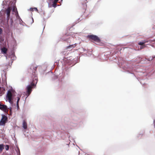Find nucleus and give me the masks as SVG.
<instances>
[{
    "label": "nucleus",
    "instance_id": "5",
    "mask_svg": "<svg viewBox=\"0 0 155 155\" xmlns=\"http://www.w3.org/2000/svg\"><path fill=\"white\" fill-rule=\"evenodd\" d=\"M6 42L4 41V40L3 37L0 38V49L1 52L3 54H6L7 51V49L6 48Z\"/></svg>",
    "mask_w": 155,
    "mask_h": 155
},
{
    "label": "nucleus",
    "instance_id": "2",
    "mask_svg": "<svg viewBox=\"0 0 155 155\" xmlns=\"http://www.w3.org/2000/svg\"><path fill=\"white\" fill-rule=\"evenodd\" d=\"M118 65L122 68L125 71H127L128 73L133 74L135 76L134 72L136 71V68L134 65H132L130 64L127 63L125 61H119Z\"/></svg>",
    "mask_w": 155,
    "mask_h": 155
},
{
    "label": "nucleus",
    "instance_id": "4",
    "mask_svg": "<svg viewBox=\"0 0 155 155\" xmlns=\"http://www.w3.org/2000/svg\"><path fill=\"white\" fill-rule=\"evenodd\" d=\"M37 82V78H33L32 81L27 85L26 88V93L25 94L27 97L29 95L32 91V89L36 86Z\"/></svg>",
    "mask_w": 155,
    "mask_h": 155
},
{
    "label": "nucleus",
    "instance_id": "23",
    "mask_svg": "<svg viewBox=\"0 0 155 155\" xmlns=\"http://www.w3.org/2000/svg\"><path fill=\"white\" fill-rule=\"evenodd\" d=\"M5 91V88H4L2 91H0V96H1L4 94V91Z\"/></svg>",
    "mask_w": 155,
    "mask_h": 155
},
{
    "label": "nucleus",
    "instance_id": "1",
    "mask_svg": "<svg viewBox=\"0 0 155 155\" xmlns=\"http://www.w3.org/2000/svg\"><path fill=\"white\" fill-rule=\"evenodd\" d=\"M14 1L12 2L10 0H4L2 4L3 5L5 4L7 8L0 11V24H2L7 28H9V26L13 27L14 19L15 18L18 20L21 18L15 6V0H14Z\"/></svg>",
    "mask_w": 155,
    "mask_h": 155
},
{
    "label": "nucleus",
    "instance_id": "6",
    "mask_svg": "<svg viewBox=\"0 0 155 155\" xmlns=\"http://www.w3.org/2000/svg\"><path fill=\"white\" fill-rule=\"evenodd\" d=\"M87 37L89 38L90 40H92L98 42H100L101 41L100 39L96 35H88Z\"/></svg>",
    "mask_w": 155,
    "mask_h": 155
},
{
    "label": "nucleus",
    "instance_id": "9",
    "mask_svg": "<svg viewBox=\"0 0 155 155\" xmlns=\"http://www.w3.org/2000/svg\"><path fill=\"white\" fill-rule=\"evenodd\" d=\"M18 20L15 18L14 19V23L13 24V26L12 28H15L18 26Z\"/></svg>",
    "mask_w": 155,
    "mask_h": 155
},
{
    "label": "nucleus",
    "instance_id": "25",
    "mask_svg": "<svg viewBox=\"0 0 155 155\" xmlns=\"http://www.w3.org/2000/svg\"><path fill=\"white\" fill-rule=\"evenodd\" d=\"M5 149L6 150H8L9 149V145H6L5 147Z\"/></svg>",
    "mask_w": 155,
    "mask_h": 155
},
{
    "label": "nucleus",
    "instance_id": "3",
    "mask_svg": "<svg viewBox=\"0 0 155 155\" xmlns=\"http://www.w3.org/2000/svg\"><path fill=\"white\" fill-rule=\"evenodd\" d=\"M16 93L15 91H11L8 90L7 94L6 99L12 105L13 104L14 101H15L16 98H17L16 104H18L21 96L19 95L15 97Z\"/></svg>",
    "mask_w": 155,
    "mask_h": 155
},
{
    "label": "nucleus",
    "instance_id": "35",
    "mask_svg": "<svg viewBox=\"0 0 155 155\" xmlns=\"http://www.w3.org/2000/svg\"><path fill=\"white\" fill-rule=\"evenodd\" d=\"M34 9L35 11H38V9L36 8L35 7V8H33V10Z\"/></svg>",
    "mask_w": 155,
    "mask_h": 155
},
{
    "label": "nucleus",
    "instance_id": "13",
    "mask_svg": "<svg viewBox=\"0 0 155 155\" xmlns=\"http://www.w3.org/2000/svg\"><path fill=\"white\" fill-rule=\"evenodd\" d=\"M75 44H72L68 46L67 47V49L69 50H71L75 47Z\"/></svg>",
    "mask_w": 155,
    "mask_h": 155
},
{
    "label": "nucleus",
    "instance_id": "38",
    "mask_svg": "<svg viewBox=\"0 0 155 155\" xmlns=\"http://www.w3.org/2000/svg\"><path fill=\"white\" fill-rule=\"evenodd\" d=\"M50 2H51V1H53L54 0H49Z\"/></svg>",
    "mask_w": 155,
    "mask_h": 155
},
{
    "label": "nucleus",
    "instance_id": "14",
    "mask_svg": "<svg viewBox=\"0 0 155 155\" xmlns=\"http://www.w3.org/2000/svg\"><path fill=\"white\" fill-rule=\"evenodd\" d=\"M16 152V153H15L14 155H20V152L19 148L17 147L16 149H15Z\"/></svg>",
    "mask_w": 155,
    "mask_h": 155
},
{
    "label": "nucleus",
    "instance_id": "18",
    "mask_svg": "<svg viewBox=\"0 0 155 155\" xmlns=\"http://www.w3.org/2000/svg\"><path fill=\"white\" fill-rule=\"evenodd\" d=\"M83 1V3H82V5H83V7L85 8L87 7V5L86 3L87 2V0H82Z\"/></svg>",
    "mask_w": 155,
    "mask_h": 155
},
{
    "label": "nucleus",
    "instance_id": "39",
    "mask_svg": "<svg viewBox=\"0 0 155 155\" xmlns=\"http://www.w3.org/2000/svg\"><path fill=\"white\" fill-rule=\"evenodd\" d=\"M152 28H153V29H155V27H153Z\"/></svg>",
    "mask_w": 155,
    "mask_h": 155
},
{
    "label": "nucleus",
    "instance_id": "41",
    "mask_svg": "<svg viewBox=\"0 0 155 155\" xmlns=\"http://www.w3.org/2000/svg\"><path fill=\"white\" fill-rule=\"evenodd\" d=\"M0 126H1V124H0Z\"/></svg>",
    "mask_w": 155,
    "mask_h": 155
},
{
    "label": "nucleus",
    "instance_id": "32",
    "mask_svg": "<svg viewBox=\"0 0 155 155\" xmlns=\"http://www.w3.org/2000/svg\"><path fill=\"white\" fill-rule=\"evenodd\" d=\"M52 6V5L50 4V3H48V7L49 8L51 7Z\"/></svg>",
    "mask_w": 155,
    "mask_h": 155
},
{
    "label": "nucleus",
    "instance_id": "30",
    "mask_svg": "<svg viewBox=\"0 0 155 155\" xmlns=\"http://www.w3.org/2000/svg\"><path fill=\"white\" fill-rule=\"evenodd\" d=\"M81 20H80V18H78L77 21H75V24H77Z\"/></svg>",
    "mask_w": 155,
    "mask_h": 155
},
{
    "label": "nucleus",
    "instance_id": "8",
    "mask_svg": "<svg viewBox=\"0 0 155 155\" xmlns=\"http://www.w3.org/2000/svg\"><path fill=\"white\" fill-rule=\"evenodd\" d=\"M0 109L4 111H8L7 109V107L6 105L4 104H0Z\"/></svg>",
    "mask_w": 155,
    "mask_h": 155
},
{
    "label": "nucleus",
    "instance_id": "37",
    "mask_svg": "<svg viewBox=\"0 0 155 155\" xmlns=\"http://www.w3.org/2000/svg\"><path fill=\"white\" fill-rule=\"evenodd\" d=\"M33 22H34V20H33V18H32V22H31V24H32Z\"/></svg>",
    "mask_w": 155,
    "mask_h": 155
},
{
    "label": "nucleus",
    "instance_id": "20",
    "mask_svg": "<svg viewBox=\"0 0 155 155\" xmlns=\"http://www.w3.org/2000/svg\"><path fill=\"white\" fill-rule=\"evenodd\" d=\"M4 149V145L3 144H0V152L2 151Z\"/></svg>",
    "mask_w": 155,
    "mask_h": 155
},
{
    "label": "nucleus",
    "instance_id": "7",
    "mask_svg": "<svg viewBox=\"0 0 155 155\" xmlns=\"http://www.w3.org/2000/svg\"><path fill=\"white\" fill-rule=\"evenodd\" d=\"M5 57L6 59H9L12 61L11 65L12 64L13 61L15 60L16 58V57L14 53L12 52L9 54H7V55L5 56Z\"/></svg>",
    "mask_w": 155,
    "mask_h": 155
},
{
    "label": "nucleus",
    "instance_id": "27",
    "mask_svg": "<svg viewBox=\"0 0 155 155\" xmlns=\"http://www.w3.org/2000/svg\"><path fill=\"white\" fill-rule=\"evenodd\" d=\"M54 79L55 80V79H56V81H58V76H54Z\"/></svg>",
    "mask_w": 155,
    "mask_h": 155
},
{
    "label": "nucleus",
    "instance_id": "21",
    "mask_svg": "<svg viewBox=\"0 0 155 155\" xmlns=\"http://www.w3.org/2000/svg\"><path fill=\"white\" fill-rule=\"evenodd\" d=\"M155 58V56H153L151 57H150L147 60L148 61H150L152 60Z\"/></svg>",
    "mask_w": 155,
    "mask_h": 155
},
{
    "label": "nucleus",
    "instance_id": "10",
    "mask_svg": "<svg viewBox=\"0 0 155 155\" xmlns=\"http://www.w3.org/2000/svg\"><path fill=\"white\" fill-rule=\"evenodd\" d=\"M43 14V15L44 16V19H45V18H46V19H48V18H49L51 15V13H50L48 14L47 16H46V13H45V12H42Z\"/></svg>",
    "mask_w": 155,
    "mask_h": 155
},
{
    "label": "nucleus",
    "instance_id": "36",
    "mask_svg": "<svg viewBox=\"0 0 155 155\" xmlns=\"http://www.w3.org/2000/svg\"><path fill=\"white\" fill-rule=\"evenodd\" d=\"M16 106H17V109L18 110L19 108V104H16Z\"/></svg>",
    "mask_w": 155,
    "mask_h": 155
},
{
    "label": "nucleus",
    "instance_id": "34",
    "mask_svg": "<svg viewBox=\"0 0 155 155\" xmlns=\"http://www.w3.org/2000/svg\"><path fill=\"white\" fill-rule=\"evenodd\" d=\"M153 124L154 128H155V120H153Z\"/></svg>",
    "mask_w": 155,
    "mask_h": 155
},
{
    "label": "nucleus",
    "instance_id": "16",
    "mask_svg": "<svg viewBox=\"0 0 155 155\" xmlns=\"http://www.w3.org/2000/svg\"><path fill=\"white\" fill-rule=\"evenodd\" d=\"M52 2V6L54 8L56 7H57V5L56 3L58 2L55 0H54Z\"/></svg>",
    "mask_w": 155,
    "mask_h": 155
},
{
    "label": "nucleus",
    "instance_id": "40",
    "mask_svg": "<svg viewBox=\"0 0 155 155\" xmlns=\"http://www.w3.org/2000/svg\"><path fill=\"white\" fill-rule=\"evenodd\" d=\"M45 28V25H44V26L43 29H44Z\"/></svg>",
    "mask_w": 155,
    "mask_h": 155
},
{
    "label": "nucleus",
    "instance_id": "29",
    "mask_svg": "<svg viewBox=\"0 0 155 155\" xmlns=\"http://www.w3.org/2000/svg\"><path fill=\"white\" fill-rule=\"evenodd\" d=\"M9 109L10 110V113H12V108L11 107H9V108H8L7 107V109L8 110V109Z\"/></svg>",
    "mask_w": 155,
    "mask_h": 155
},
{
    "label": "nucleus",
    "instance_id": "17",
    "mask_svg": "<svg viewBox=\"0 0 155 155\" xmlns=\"http://www.w3.org/2000/svg\"><path fill=\"white\" fill-rule=\"evenodd\" d=\"M23 127L24 129H26L27 128V124L26 122L23 121Z\"/></svg>",
    "mask_w": 155,
    "mask_h": 155
},
{
    "label": "nucleus",
    "instance_id": "24",
    "mask_svg": "<svg viewBox=\"0 0 155 155\" xmlns=\"http://www.w3.org/2000/svg\"><path fill=\"white\" fill-rule=\"evenodd\" d=\"M146 46V45H140L139 48L140 49H142L144 48Z\"/></svg>",
    "mask_w": 155,
    "mask_h": 155
},
{
    "label": "nucleus",
    "instance_id": "28",
    "mask_svg": "<svg viewBox=\"0 0 155 155\" xmlns=\"http://www.w3.org/2000/svg\"><path fill=\"white\" fill-rule=\"evenodd\" d=\"M143 135V134H138L137 136V137L138 138H139L141 137Z\"/></svg>",
    "mask_w": 155,
    "mask_h": 155
},
{
    "label": "nucleus",
    "instance_id": "33",
    "mask_svg": "<svg viewBox=\"0 0 155 155\" xmlns=\"http://www.w3.org/2000/svg\"><path fill=\"white\" fill-rule=\"evenodd\" d=\"M28 10H29V11H34V10H33V8H30Z\"/></svg>",
    "mask_w": 155,
    "mask_h": 155
},
{
    "label": "nucleus",
    "instance_id": "31",
    "mask_svg": "<svg viewBox=\"0 0 155 155\" xmlns=\"http://www.w3.org/2000/svg\"><path fill=\"white\" fill-rule=\"evenodd\" d=\"M81 50L82 51H86V50L84 48H82L81 49Z\"/></svg>",
    "mask_w": 155,
    "mask_h": 155
},
{
    "label": "nucleus",
    "instance_id": "12",
    "mask_svg": "<svg viewBox=\"0 0 155 155\" xmlns=\"http://www.w3.org/2000/svg\"><path fill=\"white\" fill-rule=\"evenodd\" d=\"M147 41L144 40L142 41H141L138 43V45H145V44L148 42Z\"/></svg>",
    "mask_w": 155,
    "mask_h": 155
},
{
    "label": "nucleus",
    "instance_id": "19",
    "mask_svg": "<svg viewBox=\"0 0 155 155\" xmlns=\"http://www.w3.org/2000/svg\"><path fill=\"white\" fill-rule=\"evenodd\" d=\"M37 68V67H33V71H32V72H33L32 74H34V76L35 75L36 76V75H35V73ZM32 68V67H31V69Z\"/></svg>",
    "mask_w": 155,
    "mask_h": 155
},
{
    "label": "nucleus",
    "instance_id": "11",
    "mask_svg": "<svg viewBox=\"0 0 155 155\" xmlns=\"http://www.w3.org/2000/svg\"><path fill=\"white\" fill-rule=\"evenodd\" d=\"M2 118H1V120H2L3 121L6 122V121L7 120V116L5 115L2 114Z\"/></svg>",
    "mask_w": 155,
    "mask_h": 155
},
{
    "label": "nucleus",
    "instance_id": "22",
    "mask_svg": "<svg viewBox=\"0 0 155 155\" xmlns=\"http://www.w3.org/2000/svg\"><path fill=\"white\" fill-rule=\"evenodd\" d=\"M6 122H5L2 120H0V124H1V126H3L5 125Z\"/></svg>",
    "mask_w": 155,
    "mask_h": 155
},
{
    "label": "nucleus",
    "instance_id": "26",
    "mask_svg": "<svg viewBox=\"0 0 155 155\" xmlns=\"http://www.w3.org/2000/svg\"><path fill=\"white\" fill-rule=\"evenodd\" d=\"M18 21H19V23L21 25H22V24L21 22H23V21H22V19L21 18H20V19H19V20H18Z\"/></svg>",
    "mask_w": 155,
    "mask_h": 155
},
{
    "label": "nucleus",
    "instance_id": "15",
    "mask_svg": "<svg viewBox=\"0 0 155 155\" xmlns=\"http://www.w3.org/2000/svg\"><path fill=\"white\" fill-rule=\"evenodd\" d=\"M78 124V122L77 121H75L74 122V121L71 122L70 125L73 127H75L77 126Z\"/></svg>",
    "mask_w": 155,
    "mask_h": 155
}]
</instances>
